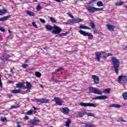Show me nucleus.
I'll list each match as a JSON object with an SVG mask.
<instances>
[{
	"mask_svg": "<svg viewBox=\"0 0 127 127\" xmlns=\"http://www.w3.org/2000/svg\"><path fill=\"white\" fill-rule=\"evenodd\" d=\"M25 83L24 82H19L18 83L16 84V88H18V89H21V88H24V89H27V90L26 92L27 93V92H30V90H31V88L32 87V85L31 84V83L26 81V86H24Z\"/></svg>",
	"mask_w": 127,
	"mask_h": 127,
	"instance_id": "nucleus-1",
	"label": "nucleus"
},
{
	"mask_svg": "<svg viewBox=\"0 0 127 127\" xmlns=\"http://www.w3.org/2000/svg\"><path fill=\"white\" fill-rule=\"evenodd\" d=\"M112 64L115 73H116V74H119V68H120V64H121L120 60H118L117 58L113 57L112 58Z\"/></svg>",
	"mask_w": 127,
	"mask_h": 127,
	"instance_id": "nucleus-2",
	"label": "nucleus"
},
{
	"mask_svg": "<svg viewBox=\"0 0 127 127\" xmlns=\"http://www.w3.org/2000/svg\"><path fill=\"white\" fill-rule=\"evenodd\" d=\"M78 32L83 36H88L87 39H88V40H92L94 37V36H93L92 34L86 32L85 31H83L82 30L78 31Z\"/></svg>",
	"mask_w": 127,
	"mask_h": 127,
	"instance_id": "nucleus-3",
	"label": "nucleus"
},
{
	"mask_svg": "<svg viewBox=\"0 0 127 127\" xmlns=\"http://www.w3.org/2000/svg\"><path fill=\"white\" fill-rule=\"evenodd\" d=\"M88 90L93 93V94H97V95H103V92L100 90V89L96 87H89Z\"/></svg>",
	"mask_w": 127,
	"mask_h": 127,
	"instance_id": "nucleus-4",
	"label": "nucleus"
},
{
	"mask_svg": "<svg viewBox=\"0 0 127 127\" xmlns=\"http://www.w3.org/2000/svg\"><path fill=\"white\" fill-rule=\"evenodd\" d=\"M53 30L52 31L53 34H60V32L62 31V29L55 25L53 26Z\"/></svg>",
	"mask_w": 127,
	"mask_h": 127,
	"instance_id": "nucleus-5",
	"label": "nucleus"
},
{
	"mask_svg": "<svg viewBox=\"0 0 127 127\" xmlns=\"http://www.w3.org/2000/svg\"><path fill=\"white\" fill-rule=\"evenodd\" d=\"M80 106H81V107H92L93 108H96V107H97V105L95 104L84 102L80 103Z\"/></svg>",
	"mask_w": 127,
	"mask_h": 127,
	"instance_id": "nucleus-6",
	"label": "nucleus"
},
{
	"mask_svg": "<svg viewBox=\"0 0 127 127\" xmlns=\"http://www.w3.org/2000/svg\"><path fill=\"white\" fill-rule=\"evenodd\" d=\"M123 81V83L127 82V75H120L118 77V83L121 84Z\"/></svg>",
	"mask_w": 127,
	"mask_h": 127,
	"instance_id": "nucleus-7",
	"label": "nucleus"
},
{
	"mask_svg": "<svg viewBox=\"0 0 127 127\" xmlns=\"http://www.w3.org/2000/svg\"><path fill=\"white\" fill-rule=\"evenodd\" d=\"M29 123L31 124V125H33V126H39L40 120L38 118H34V119L29 121Z\"/></svg>",
	"mask_w": 127,
	"mask_h": 127,
	"instance_id": "nucleus-8",
	"label": "nucleus"
},
{
	"mask_svg": "<svg viewBox=\"0 0 127 127\" xmlns=\"http://www.w3.org/2000/svg\"><path fill=\"white\" fill-rule=\"evenodd\" d=\"M37 103H41V104H47V103H49V99L47 98H41V99H36Z\"/></svg>",
	"mask_w": 127,
	"mask_h": 127,
	"instance_id": "nucleus-9",
	"label": "nucleus"
},
{
	"mask_svg": "<svg viewBox=\"0 0 127 127\" xmlns=\"http://www.w3.org/2000/svg\"><path fill=\"white\" fill-rule=\"evenodd\" d=\"M92 79H93L94 84L95 85H98L99 83H100V79L99 78V77L96 75H92L91 76Z\"/></svg>",
	"mask_w": 127,
	"mask_h": 127,
	"instance_id": "nucleus-10",
	"label": "nucleus"
},
{
	"mask_svg": "<svg viewBox=\"0 0 127 127\" xmlns=\"http://www.w3.org/2000/svg\"><path fill=\"white\" fill-rule=\"evenodd\" d=\"M54 100L57 106H62L63 105V101L60 100V98L58 97H55Z\"/></svg>",
	"mask_w": 127,
	"mask_h": 127,
	"instance_id": "nucleus-11",
	"label": "nucleus"
},
{
	"mask_svg": "<svg viewBox=\"0 0 127 127\" xmlns=\"http://www.w3.org/2000/svg\"><path fill=\"white\" fill-rule=\"evenodd\" d=\"M91 99L92 100H106V99H108V97H107V96L103 95L92 97Z\"/></svg>",
	"mask_w": 127,
	"mask_h": 127,
	"instance_id": "nucleus-12",
	"label": "nucleus"
},
{
	"mask_svg": "<svg viewBox=\"0 0 127 127\" xmlns=\"http://www.w3.org/2000/svg\"><path fill=\"white\" fill-rule=\"evenodd\" d=\"M86 9L90 13H94V12H95V11H96V7H92V6H88L86 7Z\"/></svg>",
	"mask_w": 127,
	"mask_h": 127,
	"instance_id": "nucleus-13",
	"label": "nucleus"
},
{
	"mask_svg": "<svg viewBox=\"0 0 127 127\" xmlns=\"http://www.w3.org/2000/svg\"><path fill=\"white\" fill-rule=\"evenodd\" d=\"M87 115V112L83 111H81L76 115L77 118H83L84 116Z\"/></svg>",
	"mask_w": 127,
	"mask_h": 127,
	"instance_id": "nucleus-14",
	"label": "nucleus"
},
{
	"mask_svg": "<svg viewBox=\"0 0 127 127\" xmlns=\"http://www.w3.org/2000/svg\"><path fill=\"white\" fill-rule=\"evenodd\" d=\"M70 112V110L67 107L62 108V113L64 114V115H68Z\"/></svg>",
	"mask_w": 127,
	"mask_h": 127,
	"instance_id": "nucleus-15",
	"label": "nucleus"
},
{
	"mask_svg": "<svg viewBox=\"0 0 127 127\" xmlns=\"http://www.w3.org/2000/svg\"><path fill=\"white\" fill-rule=\"evenodd\" d=\"M9 57H10V56H9V55L7 54H4L2 55L1 59L2 60H8V59L9 58Z\"/></svg>",
	"mask_w": 127,
	"mask_h": 127,
	"instance_id": "nucleus-16",
	"label": "nucleus"
},
{
	"mask_svg": "<svg viewBox=\"0 0 127 127\" xmlns=\"http://www.w3.org/2000/svg\"><path fill=\"white\" fill-rule=\"evenodd\" d=\"M10 17H11V15H8L7 16H3V17L0 18V21H5L6 20H7V19L8 18H10Z\"/></svg>",
	"mask_w": 127,
	"mask_h": 127,
	"instance_id": "nucleus-17",
	"label": "nucleus"
},
{
	"mask_svg": "<svg viewBox=\"0 0 127 127\" xmlns=\"http://www.w3.org/2000/svg\"><path fill=\"white\" fill-rule=\"evenodd\" d=\"M95 59L97 60L99 62L101 61V56H102V54L95 53Z\"/></svg>",
	"mask_w": 127,
	"mask_h": 127,
	"instance_id": "nucleus-18",
	"label": "nucleus"
},
{
	"mask_svg": "<svg viewBox=\"0 0 127 127\" xmlns=\"http://www.w3.org/2000/svg\"><path fill=\"white\" fill-rule=\"evenodd\" d=\"M64 24H66L67 25H71V24H74V22L73 19H69L67 21L65 22Z\"/></svg>",
	"mask_w": 127,
	"mask_h": 127,
	"instance_id": "nucleus-19",
	"label": "nucleus"
},
{
	"mask_svg": "<svg viewBox=\"0 0 127 127\" xmlns=\"http://www.w3.org/2000/svg\"><path fill=\"white\" fill-rule=\"evenodd\" d=\"M11 93H12V94H20L21 91L19 89H14L11 91Z\"/></svg>",
	"mask_w": 127,
	"mask_h": 127,
	"instance_id": "nucleus-20",
	"label": "nucleus"
},
{
	"mask_svg": "<svg viewBox=\"0 0 127 127\" xmlns=\"http://www.w3.org/2000/svg\"><path fill=\"white\" fill-rule=\"evenodd\" d=\"M107 27L110 31H114V29H115V27L112 25H107Z\"/></svg>",
	"mask_w": 127,
	"mask_h": 127,
	"instance_id": "nucleus-21",
	"label": "nucleus"
},
{
	"mask_svg": "<svg viewBox=\"0 0 127 127\" xmlns=\"http://www.w3.org/2000/svg\"><path fill=\"white\" fill-rule=\"evenodd\" d=\"M109 107L110 108H121V106L120 105V104H111L109 105Z\"/></svg>",
	"mask_w": 127,
	"mask_h": 127,
	"instance_id": "nucleus-22",
	"label": "nucleus"
},
{
	"mask_svg": "<svg viewBox=\"0 0 127 127\" xmlns=\"http://www.w3.org/2000/svg\"><path fill=\"white\" fill-rule=\"evenodd\" d=\"M6 13V9H0V15H3Z\"/></svg>",
	"mask_w": 127,
	"mask_h": 127,
	"instance_id": "nucleus-23",
	"label": "nucleus"
},
{
	"mask_svg": "<svg viewBox=\"0 0 127 127\" xmlns=\"http://www.w3.org/2000/svg\"><path fill=\"white\" fill-rule=\"evenodd\" d=\"M79 28H80V29H88L89 30H91V28L87 26L80 25L79 26Z\"/></svg>",
	"mask_w": 127,
	"mask_h": 127,
	"instance_id": "nucleus-24",
	"label": "nucleus"
},
{
	"mask_svg": "<svg viewBox=\"0 0 127 127\" xmlns=\"http://www.w3.org/2000/svg\"><path fill=\"white\" fill-rule=\"evenodd\" d=\"M72 20H73V23H79V22H81V21H83V19L80 18Z\"/></svg>",
	"mask_w": 127,
	"mask_h": 127,
	"instance_id": "nucleus-25",
	"label": "nucleus"
},
{
	"mask_svg": "<svg viewBox=\"0 0 127 127\" xmlns=\"http://www.w3.org/2000/svg\"><path fill=\"white\" fill-rule=\"evenodd\" d=\"M70 124H71V120L68 119L65 122V126L67 127H69Z\"/></svg>",
	"mask_w": 127,
	"mask_h": 127,
	"instance_id": "nucleus-26",
	"label": "nucleus"
},
{
	"mask_svg": "<svg viewBox=\"0 0 127 127\" xmlns=\"http://www.w3.org/2000/svg\"><path fill=\"white\" fill-rule=\"evenodd\" d=\"M111 92V88H107L103 91L102 93L104 94H110Z\"/></svg>",
	"mask_w": 127,
	"mask_h": 127,
	"instance_id": "nucleus-27",
	"label": "nucleus"
},
{
	"mask_svg": "<svg viewBox=\"0 0 127 127\" xmlns=\"http://www.w3.org/2000/svg\"><path fill=\"white\" fill-rule=\"evenodd\" d=\"M115 4L117 6H120L123 5V4H124V2H123L122 0H120L119 1H117V2H116Z\"/></svg>",
	"mask_w": 127,
	"mask_h": 127,
	"instance_id": "nucleus-28",
	"label": "nucleus"
},
{
	"mask_svg": "<svg viewBox=\"0 0 127 127\" xmlns=\"http://www.w3.org/2000/svg\"><path fill=\"white\" fill-rule=\"evenodd\" d=\"M85 125L83 126V127H96V125H88V124H84V123H83Z\"/></svg>",
	"mask_w": 127,
	"mask_h": 127,
	"instance_id": "nucleus-29",
	"label": "nucleus"
},
{
	"mask_svg": "<svg viewBox=\"0 0 127 127\" xmlns=\"http://www.w3.org/2000/svg\"><path fill=\"white\" fill-rule=\"evenodd\" d=\"M46 28L48 29V30H51L53 29V26L52 27L50 24L46 25Z\"/></svg>",
	"mask_w": 127,
	"mask_h": 127,
	"instance_id": "nucleus-30",
	"label": "nucleus"
},
{
	"mask_svg": "<svg viewBox=\"0 0 127 127\" xmlns=\"http://www.w3.org/2000/svg\"><path fill=\"white\" fill-rule=\"evenodd\" d=\"M98 6H104V3L102 1H99L97 2Z\"/></svg>",
	"mask_w": 127,
	"mask_h": 127,
	"instance_id": "nucleus-31",
	"label": "nucleus"
},
{
	"mask_svg": "<svg viewBox=\"0 0 127 127\" xmlns=\"http://www.w3.org/2000/svg\"><path fill=\"white\" fill-rule=\"evenodd\" d=\"M90 26L91 27L92 29H95L96 28V25H95L94 22H90Z\"/></svg>",
	"mask_w": 127,
	"mask_h": 127,
	"instance_id": "nucleus-32",
	"label": "nucleus"
},
{
	"mask_svg": "<svg viewBox=\"0 0 127 127\" xmlns=\"http://www.w3.org/2000/svg\"><path fill=\"white\" fill-rule=\"evenodd\" d=\"M27 13L28 14V15H30V16H34V13L33 12L27 11Z\"/></svg>",
	"mask_w": 127,
	"mask_h": 127,
	"instance_id": "nucleus-33",
	"label": "nucleus"
},
{
	"mask_svg": "<svg viewBox=\"0 0 127 127\" xmlns=\"http://www.w3.org/2000/svg\"><path fill=\"white\" fill-rule=\"evenodd\" d=\"M124 100H127V92H125L123 94Z\"/></svg>",
	"mask_w": 127,
	"mask_h": 127,
	"instance_id": "nucleus-34",
	"label": "nucleus"
},
{
	"mask_svg": "<svg viewBox=\"0 0 127 127\" xmlns=\"http://www.w3.org/2000/svg\"><path fill=\"white\" fill-rule=\"evenodd\" d=\"M35 75L36 77H38V78H40V77H41V74L39 72L36 71L35 72Z\"/></svg>",
	"mask_w": 127,
	"mask_h": 127,
	"instance_id": "nucleus-35",
	"label": "nucleus"
},
{
	"mask_svg": "<svg viewBox=\"0 0 127 127\" xmlns=\"http://www.w3.org/2000/svg\"><path fill=\"white\" fill-rule=\"evenodd\" d=\"M20 105L17 104L16 105H13L11 107V109H16V108H19Z\"/></svg>",
	"mask_w": 127,
	"mask_h": 127,
	"instance_id": "nucleus-36",
	"label": "nucleus"
},
{
	"mask_svg": "<svg viewBox=\"0 0 127 127\" xmlns=\"http://www.w3.org/2000/svg\"><path fill=\"white\" fill-rule=\"evenodd\" d=\"M50 19L52 22H53L54 23H56V20H55L53 17H50Z\"/></svg>",
	"mask_w": 127,
	"mask_h": 127,
	"instance_id": "nucleus-37",
	"label": "nucleus"
},
{
	"mask_svg": "<svg viewBox=\"0 0 127 127\" xmlns=\"http://www.w3.org/2000/svg\"><path fill=\"white\" fill-rule=\"evenodd\" d=\"M33 113V110H29L27 112V115H28V116H30V115H32Z\"/></svg>",
	"mask_w": 127,
	"mask_h": 127,
	"instance_id": "nucleus-38",
	"label": "nucleus"
},
{
	"mask_svg": "<svg viewBox=\"0 0 127 127\" xmlns=\"http://www.w3.org/2000/svg\"><path fill=\"white\" fill-rule=\"evenodd\" d=\"M67 34H68V32H67L66 33H62L60 34L59 36H66Z\"/></svg>",
	"mask_w": 127,
	"mask_h": 127,
	"instance_id": "nucleus-39",
	"label": "nucleus"
},
{
	"mask_svg": "<svg viewBox=\"0 0 127 127\" xmlns=\"http://www.w3.org/2000/svg\"><path fill=\"white\" fill-rule=\"evenodd\" d=\"M42 8V7H41V6L39 4L37 5L36 9H37V11H39Z\"/></svg>",
	"mask_w": 127,
	"mask_h": 127,
	"instance_id": "nucleus-40",
	"label": "nucleus"
},
{
	"mask_svg": "<svg viewBox=\"0 0 127 127\" xmlns=\"http://www.w3.org/2000/svg\"><path fill=\"white\" fill-rule=\"evenodd\" d=\"M103 9V8H95V11H102Z\"/></svg>",
	"mask_w": 127,
	"mask_h": 127,
	"instance_id": "nucleus-41",
	"label": "nucleus"
},
{
	"mask_svg": "<svg viewBox=\"0 0 127 127\" xmlns=\"http://www.w3.org/2000/svg\"><path fill=\"white\" fill-rule=\"evenodd\" d=\"M27 66H28V64H23L21 67H22L24 69H26V68H27Z\"/></svg>",
	"mask_w": 127,
	"mask_h": 127,
	"instance_id": "nucleus-42",
	"label": "nucleus"
},
{
	"mask_svg": "<svg viewBox=\"0 0 127 127\" xmlns=\"http://www.w3.org/2000/svg\"><path fill=\"white\" fill-rule=\"evenodd\" d=\"M61 71H63V68L60 67L59 68H58L57 70H56V72H61Z\"/></svg>",
	"mask_w": 127,
	"mask_h": 127,
	"instance_id": "nucleus-43",
	"label": "nucleus"
},
{
	"mask_svg": "<svg viewBox=\"0 0 127 127\" xmlns=\"http://www.w3.org/2000/svg\"><path fill=\"white\" fill-rule=\"evenodd\" d=\"M32 24H33V26H34V27H35V28H37V25H36V23H35V21H33L32 22Z\"/></svg>",
	"mask_w": 127,
	"mask_h": 127,
	"instance_id": "nucleus-44",
	"label": "nucleus"
},
{
	"mask_svg": "<svg viewBox=\"0 0 127 127\" xmlns=\"http://www.w3.org/2000/svg\"><path fill=\"white\" fill-rule=\"evenodd\" d=\"M40 21H41V22L42 23H45V22H46V21H45V20L43 18H40Z\"/></svg>",
	"mask_w": 127,
	"mask_h": 127,
	"instance_id": "nucleus-45",
	"label": "nucleus"
},
{
	"mask_svg": "<svg viewBox=\"0 0 127 127\" xmlns=\"http://www.w3.org/2000/svg\"><path fill=\"white\" fill-rule=\"evenodd\" d=\"M112 55H113V54H112V53H107L105 55V56L106 57H109V56H112Z\"/></svg>",
	"mask_w": 127,
	"mask_h": 127,
	"instance_id": "nucleus-46",
	"label": "nucleus"
},
{
	"mask_svg": "<svg viewBox=\"0 0 127 127\" xmlns=\"http://www.w3.org/2000/svg\"><path fill=\"white\" fill-rule=\"evenodd\" d=\"M0 30L1 31V32H5V29L2 27H0Z\"/></svg>",
	"mask_w": 127,
	"mask_h": 127,
	"instance_id": "nucleus-47",
	"label": "nucleus"
},
{
	"mask_svg": "<svg viewBox=\"0 0 127 127\" xmlns=\"http://www.w3.org/2000/svg\"><path fill=\"white\" fill-rule=\"evenodd\" d=\"M4 121H6V118L5 117H1V121L4 122Z\"/></svg>",
	"mask_w": 127,
	"mask_h": 127,
	"instance_id": "nucleus-48",
	"label": "nucleus"
},
{
	"mask_svg": "<svg viewBox=\"0 0 127 127\" xmlns=\"http://www.w3.org/2000/svg\"><path fill=\"white\" fill-rule=\"evenodd\" d=\"M88 116H89V117H94V114L92 113H88Z\"/></svg>",
	"mask_w": 127,
	"mask_h": 127,
	"instance_id": "nucleus-49",
	"label": "nucleus"
},
{
	"mask_svg": "<svg viewBox=\"0 0 127 127\" xmlns=\"http://www.w3.org/2000/svg\"><path fill=\"white\" fill-rule=\"evenodd\" d=\"M93 32L94 33H98V30H97V29H95L94 30H93Z\"/></svg>",
	"mask_w": 127,
	"mask_h": 127,
	"instance_id": "nucleus-50",
	"label": "nucleus"
},
{
	"mask_svg": "<svg viewBox=\"0 0 127 127\" xmlns=\"http://www.w3.org/2000/svg\"><path fill=\"white\" fill-rule=\"evenodd\" d=\"M17 126L19 125L20 124H21L20 121H16Z\"/></svg>",
	"mask_w": 127,
	"mask_h": 127,
	"instance_id": "nucleus-51",
	"label": "nucleus"
},
{
	"mask_svg": "<svg viewBox=\"0 0 127 127\" xmlns=\"http://www.w3.org/2000/svg\"><path fill=\"white\" fill-rule=\"evenodd\" d=\"M24 119V120H28V117L26 116H25Z\"/></svg>",
	"mask_w": 127,
	"mask_h": 127,
	"instance_id": "nucleus-52",
	"label": "nucleus"
},
{
	"mask_svg": "<svg viewBox=\"0 0 127 127\" xmlns=\"http://www.w3.org/2000/svg\"><path fill=\"white\" fill-rule=\"evenodd\" d=\"M70 17H71V18H74V16H73V15H72V14H69V15Z\"/></svg>",
	"mask_w": 127,
	"mask_h": 127,
	"instance_id": "nucleus-53",
	"label": "nucleus"
},
{
	"mask_svg": "<svg viewBox=\"0 0 127 127\" xmlns=\"http://www.w3.org/2000/svg\"><path fill=\"white\" fill-rule=\"evenodd\" d=\"M8 83H9V84H11V83H13V81H12L11 80H9Z\"/></svg>",
	"mask_w": 127,
	"mask_h": 127,
	"instance_id": "nucleus-54",
	"label": "nucleus"
},
{
	"mask_svg": "<svg viewBox=\"0 0 127 127\" xmlns=\"http://www.w3.org/2000/svg\"><path fill=\"white\" fill-rule=\"evenodd\" d=\"M43 49H44L45 50L47 51L48 49V48H47V47H44V48H43Z\"/></svg>",
	"mask_w": 127,
	"mask_h": 127,
	"instance_id": "nucleus-55",
	"label": "nucleus"
},
{
	"mask_svg": "<svg viewBox=\"0 0 127 127\" xmlns=\"http://www.w3.org/2000/svg\"><path fill=\"white\" fill-rule=\"evenodd\" d=\"M8 32L9 33H10V34H11V33H12V32L11 31H10V30H8Z\"/></svg>",
	"mask_w": 127,
	"mask_h": 127,
	"instance_id": "nucleus-56",
	"label": "nucleus"
},
{
	"mask_svg": "<svg viewBox=\"0 0 127 127\" xmlns=\"http://www.w3.org/2000/svg\"><path fill=\"white\" fill-rule=\"evenodd\" d=\"M33 109H34V110H35V111H36V110H37V108H36V107H33Z\"/></svg>",
	"mask_w": 127,
	"mask_h": 127,
	"instance_id": "nucleus-57",
	"label": "nucleus"
},
{
	"mask_svg": "<svg viewBox=\"0 0 127 127\" xmlns=\"http://www.w3.org/2000/svg\"><path fill=\"white\" fill-rule=\"evenodd\" d=\"M11 37H10V39H12V38H13V36L12 35H10Z\"/></svg>",
	"mask_w": 127,
	"mask_h": 127,
	"instance_id": "nucleus-58",
	"label": "nucleus"
},
{
	"mask_svg": "<svg viewBox=\"0 0 127 127\" xmlns=\"http://www.w3.org/2000/svg\"><path fill=\"white\" fill-rule=\"evenodd\" d=\"M8 97L9 98H11V97H12V95H8Z\"/></svg>",
	"mask_w": 127,
	"mask_h": 127,
	"instance_id": "nucleus-59",
	"label": "nucleus"
},
{
	"mask_svg": "<svg viewBox=\"0 0 127 127\" xmlns=\"http://www.w3.org/2000/svg\"><path fill=\"white\" fill-rule=\"evenodd\" d=\"M122 122H124V123H126V121L124 120H122Z\"/></svg>",
	"mask_w": 127,
	"mask_h": 127,
	"instance_id": "nucleus-60",
	"label": "nucleus"
},
{
	"mask_svg": "<svg viewBox=\"0 0 127 127\" xmlns=\"http://www.w3.org/2000/svg\"><path fill=\"white\" fill-rule=\"evenodd\" d=\"M17 127H21V126L20 125H17Z\"/></svg>",
	"mask_w": 127,
	"mask_h": 127,
	"instance_id": "nucleus-61",
	"label": "nucleus"
},
{
	"mask_svg": "<svg viewBox=\"0 0 127 127\" xmlns=\"http://www.w3.org/2000/svg\"><path fill=\"white\" fill-rule=\"evenodd\" d=\"M41 88H43V86L42 85H41Z\"/></svg>",
	"mask_w": 127,
	"mask_h": 127,
	"instance_id": "nucleus-62",
	"label": "nucleus"
},
{
	"mask_svg": "<svg viewBox=\"0 0 127 127\" xmlns=\"http://www.w3.org/2000/svg\"><path fill=\"white\" fill-rule=\"evenodd\" d=\"M126 8H127V5H125Z\"/></svg>",
	"mask_w": 127,
	"mask_h": 127,
	"instance_id": "nucleus-63",
	"label": "nucleus"
},
{
	"mask_svg": "<svg viewBox=\"0 0 127 127\" xmlns=\"http://www.w3.org/2000/svg\"><path fill=\"white\" fill-rule=\"evenodd\" d=\"M27 62H28V61H26L25 63H27Z\"/></svg>",
	"mask_w": 127,
	"mask_h": 127,
	"instance_id": "nucleus-64",
	"label": "nucleus"
}]
</instances>
